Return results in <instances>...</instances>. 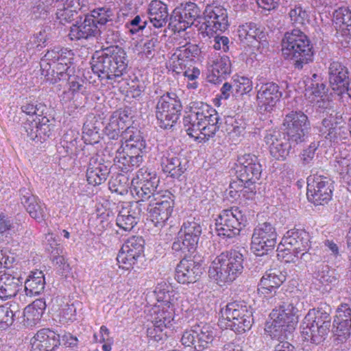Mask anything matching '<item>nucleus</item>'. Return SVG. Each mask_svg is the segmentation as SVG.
Here are the masks:
<instances>
[{"instance_id":"412c9836","label":"nucleus","mask_w":351,"mask_h":351,"mask_svg":"<svg viewBox=\"0 0 351 351\" xmlns=\"http://www.w3.org/2000/svg\"><path fill=\"white\" fill-rule=\"evenodd\" d=\"M265 141L269 147L271 156L278 160H285L289 154L291 144L286 134L279 131L267 133Z\"/></svg>"},{"instance_id":"72a5a7b5","label":"nucleus","mask_w":351,"mask_h":351,"mask_svg":"<svg viewBox=\"0 0 351 351\" xmlns=\"http://www.w3.org/2000/svg\"><path fill=\"white\" fill-rule=\"evenodd\" d=\"M333 27L337 37H348L350 35L351 10L348 8H340L333 12Z\"/></svg>"},{"instance_id":"37998d69","label":"nucleus","mask_w":351,"mask_h":351,"mask_svg":"<svg viewBox=\"0 0 351 351\" xmlns=\"http://www.w3.org/2000/svg\"><path fill=\"white\" fill-rule=\"evenodd\" d=\"M130 191L132 196L138 199L136 202L139 203L146 200L150 202L151 199H154L156 194H160L157 191L156 187L146 186L134 180H132Z\"/></svg>"},{"instance_id":"0eeeda50","label":"nucleus","mask_w":351,"mask_h":351,"mask_svg":"<svg viewBox=\"0 0 351 351\" xmlns=\"http://www.w3.org/2000/svg\"><path fill=\"white\" fill-rule=\"evenodd\" d=\"M226 326L237 334L249 330L254 322L252 308L245 301H234L226 304L220 311Z\"/></svg>"},{"instance_id":"1a4fd4ad","label":"nucleus","mask_w":351,"mask_h":351,"mask_svg":"<svg viewBox=\"0 0 351 351\" xmlns=\"http://www.w3.org/2000/svg\"><path fill=\"white\" fill-rule=\"evenodd\" d=\"M247 223V217L239 208L223 210L216 219L215 231L223 238L231 239L240 234Z\"/></svg>"},{"instance_id":"c756f323","label":"nucleus","mask_w":351,"mask_h":351,"mask_svg":"<svg viewBox=\"0 0 351 351\" xmlns=\"http://www.w3.org/2000/svg\"><path fill=\"white\" fill-rule=\"evenodd\" d=\"M209 71L208 75L210 82L217 84L225 79L231 73V62L227 56H216L209 60Z\"/></svg>"},{"instance_id":"4be33fe9","label":"nucleus","mask_w":351,"mask_h":351,"mask_svg":"<svg viewBox=\"0 0 351 351\" xmlns=\"http://www.w3.org/2000/svg\"><path fill=\"white\" fill-rule=\"evenodd\" d=\"M329 83L338 95L345 93V87L350 82L348 69L342 62L333 60L328 66Z\"/></svg>"},{"instance_id":"aec40b11","label":"nucleus","mask_w":351,"mask_h":351,"mask_svg":"<svg viewBox=\"0 0 351 351\" xmlns=\"http://www.w3.org/2000/svg\"><path fill=\"white\" fill-rule=\"evenodd\" d=\"M183 257L176 267L175 278L182 284L195 282L203 271L201 261H195V257L189 259Z\"/></svg>"},{"instance_id":"9d476101","label":"nucleus","mask_w":351,"mask_h":351,"mask_svg":"<svg viewBox=\"0 0 351 351\" xmlns=\"http://www.w3.org/2000/svg\"><path fill=\"white\" fill-rule=\"evenodd\" d=\"M284 134L294 145L307 139L311 131V123L306 114L302 111H291L283 120Z\"/></svg>"},{"instance_id":"f03ea898","label":"nucleus","mask_w":351,"mask_h":351,"mask_svg":"<svg viewBox=\"0 0 351 351\" xmlns=\"http://www.w3.org/2000/svg\"><path fill=\"white\" fill-rule=\"evenodd\" d=\"M282 53L295 69L302 70L313 61L314 46L309 37L298 28L285 32L281 42Z\"/></svg>"},{"instance_id":"7c9ffc66","label":"nucleus","mask_w":351,"mask_h":351,"mask_svg":"<svg viewBox=\"0 0 351 351\" xmlns=\"http://www.w3.org/2000/svg\"><path fill=\"white\" fill-rule=\"evenodd\" d=\"M200 49L197 45L186 43L176 48L172 55L173 71L180 73V70H184L189 62L199 55Z\"/></svg>"},{"instance_id":"a211bd4d","label":"nucleus","mask_w":351,"mask_h":351,"mask_svg":"<svg viewBox=\"0 0 351 351\" xmlns=\"http://www.w3.org/2000/svg\"><path fill=\"white\" fill-rule=\"evenodd\" d=\"M280 245L285 247V252L292 250L295 254H301L300 258L304 260L309 255L307 254L310 248L309 235L306 232L299 230H289L282 238Z\"/></svg>"},{"instance_id":"a878e982","label":"nucleus","mask_w":351,"mask_h":351,"mask_svg":"<svg viewBox=\"0 0 351 351\" xmlns=\"http://www.w3.org/2000/svg\"><path fill=\"white\" fill-rule=\"evenodd\" d=\"M60 335L49 328L39 330L31 339L33 351H55L60 343Z\"/></svg>"},{"instance_id":"cd10ccee","label":"nucleus","mask_w":351,"mask_h":351,"mask_svg":"<svg viewBox=\"0 0 351 351\" xmlns=\"http://www.w3.org/2000/svg\"><path fill=\"white\" fill-rule=\"evenodd\" d=\"M187 161L182 156L166 152L160 158V166L163 172L173 178H180L186 170Z\"/></svg>"},{"instance_id":"3c124183","label":"nucleus","mask_w":351,"mask_h":351,"mask_svg":"<svg viewBox=\"0 0 351 351\" xmlns=\"http://www.w3.org/2000/svg\"><path fill=\"white\" fill-rule=\"evenodd\" d=\"M304 95L308 99L312 100L316 97L322 98L326 95L327 88L325 83L316 82L311 80H304Z\"/></svg>"},{"instance_id":"5fc2aeb1","label":"nucleus","mask_w":351,"mask_h":351,"mask_svg":"<svg viewBox=\"0 0 351 351\" xmlns=\"http://www.w3.org/2000/svg\"><path fill=\"white\" fill-rule=\"evenodd\" d=\"M291 22L295 26H304L310 22L309 14L301 5H295L289 12Z\"/></svg>"},{"instance_id":"603ef678","label":"nucleus","mask_w":351,"mask_h":351,"mask_svg":"<svg viewBox=\"0 0 351 351\" xmlns=\"http://www.w3.org/2000/svg\"><path fill=\"white\" fill-rule=\"evenodd\" d=\"M315 278L322 284L335 285L338 282V277L334 270L330 271L327 265L321 264L317 267Z\"/></svg>"},{"instance_id":"ea45409f","label":"nucleus","mask_w":351,"mask_h":351,"mask_svg":"<svg viewBox=\"0 0 351 351\" xmlns=\"http://www.w3.org/2000/svg\"><path fill=\"white\" fill-rule=\"evenodd\" d=\"M45 276L41 271H32L25 282V295L32 297L39 295L45 288Z\"/></svg>"},{"instance_id":"6ab92c4d","label":"nucleus","mask_w":351,"mask_h":351,"mask_svg":"<svg viewBox=\"0 0 351 351\" xmlns=\"http://www.w3.org/2000/svg\"><path fill=\"white\" fill-rule=\"evenodd\" d=\"M111 167V162L105 160L103 155L96 154L92 156L86 170L88 184L97 186L104 182L109 176Z\"/></svg>"},{"instance_id":"ddd939ff","label":"nucleus","mask_w":351,"mask_h":351,"mask_svg":"<svg viewBox=\"0 0 351 351\" xmlns=\"http://www.w3.org/2000/svg\"><path fill=\"white\" fill-rule=\"evenodd\" d=\"M263 167L258 157L245 154L239 156L236 163V176L241 183H256L261 177Z\"/></svg>"},{"instance_id":"e2e57ef3","label":"nucleus","mask_w":351,"mask_h":351,"mask_svg":"<svg viewBox=\"0 0 351 351\" xmlns=\"http://www.w3.org/2000/svg\"><path fill=\"white\" fill-rule=\"evenodd\" d=\"M189 112L195 114L199 117H205L209 113H214L215 109L210 107L209 105L204 104L202 101H192L189 104L188 107Z\"/></svg>"},{"instance_id":"774afa93","label":"nucleus","mask_w":351,"mask_h":351,"mask_svg":"<svg viewBox=\"0 0 351 351\" xmlns=\"http://www.w3.org/2000/svg\"><path fill=\"white\" fill-rule=\"evenodd\" d=\"M318 146L317 143L313 142L300 154V160L303 165H310L313 163Z\"/></svg>"},{"instance_id":"9b49d317","label":"nucleus","mask_w":351,"mask_h":351,"mask_svg":"<svg viewBox=\"0 0 351 351\" xmlns=\"http://www.w3.org/2000/svg\"><path fill=\"white\" fill-rule=\"evenodd\" d=\"M147 207L143 204V210L147 209L149 218L156 227H162L172 214L174 207L173 195L168 191L156 194Z\"/></svg>"},{"instance_id":"423d86ee","label":"nucleus","mask_w":351,"mask_h":351,"mask_svg":"<svg viewBox=\"0 0 351 351\" xmlns=\"http://www.w3.org/2000/svg\"><path fill=\"white\" fill-rule=\"evenodd\" d=\"M203 226L199 219L190 218L184 221L172 243L173 252L179 256L193 254L197 247Z\"/></svg>"},{"instance_id":"2f4dec72","label":"nucleus","mask_w":351,"mask_h":351,"mask_svg":"<svg viewBox=\"0 0 351 351\" xmlns=\"http://www.w3.org/2000/svg\"><path fill=\"white\" fill-rule=\"evenodd\" d=\"M125 145L121 148L126 150L127 154L134 156L143 160V154L145 152L146 142L139 131L133 132L128 128L124 133Z\"/></svg>"},{"instance_id":"6e6d98bb","label":"nucleus","mask_w":351,"mask_h":351,"mask_svg":"<svg viewBox=\"0 0 351 351\" xmlns=\"http://www.w3.org/2000/svg\"><path fill=\"white\" fill-rule=\"evenodd\" d=\"M98 34L107 43L113 44L119 40L120 33L118 27L114 25V23L99 27Z\"/></svg>"},{"instance_id":"a19ab883","label":"nucleus","mask_w":351,"mask_h":351,"mask_svg":"<svg viewBox=\"0 0 351 351\" xmlns=\"http://www.w3.org/2000/svg\"><path fill=\"white\" fill-rule=\"evenodd\" d=\"M21 282L19 278L4 274L0 277V298L7 300L16 296Z\"/></svg>"},{"instance_id":"20e7f679","label":"nucleus","mask_w":351,"mask_h":351,"mask_svg":"<svg viewBox=\"0 0 351 351\" xmlns=\"http://www.w3.org/2000/svg\"><path fill=\"white\" fill-rule=\"evenodd\" d=\"M74 53L65 48L49 50L40 62L41 74L50 84H56L73 73Z\"/></svg>"},{"instance_id":"b1692460","label":"nucleus","mask_w":351,"mask_h":351,"mask_svg":"<svg viewBox=\"0 0 351 351\" xmlns=\"http://www.w3.org/2000/svg\"><path fill=\"white\" fill-rule=\"evenodd\" d=\"M21 204L29 215L37 221L41 222L46 217V207L32 194L29 189L22 188L19 191Z\"/></svg>"},{"instance_id":"2eb2a0df","label":"nucleus","mask_w":351,"mask_h":351,"mask_svg":"<svg viewBox=\"0 0 351 351\" xmlns=\"http://www.w3.org/2000/svg\"><path fill=\"white\" fill-rule=\"evenodd\" d=\"M202 10L193 2H186L176 8L169 17V25L176 30H185L191 27L195 21L201 19Z\"/></svg>"},{"instance_id":"680f3d73","label":"nucleus","mask_w":351,"mask_h":351,"mask_svg":"<svg viewBox=\"0 0 351 351\" xmlns=\"http://www.w3.org/2000/svg\"><path fill=\"white\" fill-rule=\"evenodd\" d=\"M43 315L33 309L29 305L27 306L23 312L21 313L20 317H23V324L27 327L35 326L41 319Z\"/></svg>"},{"instance_id":"4468645a","label":"nucleus","mask_w":351,"mask_h":351,"mask_svg":"<svg viewBox=\"0 0 351 351\" xmlns=\"http://www.w3.org/2000/svg\"><path fill=\"white\" fill-rule=\"evenodd\" d=\"M332 180L322 176H310L307 178V198L316 205L327 204L332 198Z\"/></svg>"},{"instance_id":"e433bc0d","label":"nucleus","mask_w":351,"mask_h":351,"mask_svg":"<svg viewBox=\"0 0 351 351\" xmlns=\"http://www.w3.org/2000/svg\"><path fill=\"white\" fill-rule=\"evenodd\" d=\"M319 136L330 143H338L343 138L342 134H344L343 128L338 126L332 117L322 120V124L319 127Z\"/></svg>"},{"instance_id":"58836bf2","label":"nucleus","mask_w":351,"mask_h":351,"mask_svg":"<svg viewBox=\"0 0 351 351\" xmlns=\"http://www.w3.org/2000/svg\"><path fill=\"white\" fill-rule=\"evenodd\" d=\"M115 165L123 172L131 171L134 168L138 167L143 162V159L136 158L134 156L127 154L123 148H119L114 158Z\"/></svg>"},{"instance_id":"79ce46f5","label":"nucleus","mask_w":351,"mask_h":351,"mask_svg":"<svg viewBox=\"0 0 351 351\" xmlns=\"http://www.w3.org/2000/svg\"><path fill=\"white\" fill-rule=\"evenodd\" d=\"M21 312L16 304L5 303L0 306V328L5 329L11 326L16 318H19Z\"/></svg>"},{"instance_id":"4c0bfd02","label":"nucleus","mask_w":351,"mask_h":351,"mask_svg":"<svg viewBox=\"0 0 351 351\" xmlns=\"http://www.w3.org/2000/svg\"><path fill=\"white\" fill-rule=\"evenodd\" d=\"M221 117L216 110L214 113H209L206 117H202V123L200 126V136L204 141L213 138L219 130L221 123Z\"/></svg>"},{"instance_id":"a18cd8bd","label":"nucleus","mask_w":351,"mask_h":351,"mask_svg":"<svg viewBox=\"0 0 351 351\" xmlns=\"http://www.w3.org/2000/svg\"><path fill=\"white\" fill-rule=\"evenodd\" d=\"M89 16L94 19V22L99 27L113 23V22L117 23L116 10L109 7L96 8Z\"/></svg>"},{"instance_id":"39448f33","label":"nucleus","mask_w":351,"mask_h":351,"mask_svg":"<svg viewBox=\"0 0 351 351\" xmlns=\"http://www.w3.org/2000/svg\"><path fill=\"white\" fill-rule=\"evenodd\" d=\"M243 262V255L239 251L231 250L222 252L212 262L209 276L219 285L231 282L242 274Z\"/></svg>"},{"instance_id":"393cba45","label":"nucleus","mask_w":351,"mask_h":351,"mask_svg":"<svg viewBox=\"0 0 351 351\" xmlns=\"http://www.w3.org/2000/svg\"><path fill=\"white\" fill-rule=\"evenodd\" d=\"M206 27L212 30L224 31L228 26V12L222 6L208 5L204 12Z\"/></svg>"},{"instance_id":"f704fd0d","label":"nucleus","mask_w":351,"mask_h":351,"mask_svg":"<svg viewBox=\"0 0 351 351\" xmlns=\"http://www.w3.org/2000/svg\"><path fill=\"white\" fill-rule=\"evenodd\" d=\"M149 22L156 28L164 27L169 17L167 5L160 1H152L148 8Z\"/></svg>"},{"instance_id":"7ed1b4c3","label":"nucleus","mask_w":351,"mask_h":351,"mask_svg":"<svg viewBox=\"0 0 351 351\" xmlns=\"http://www.w3.org/2000/svg\"><path fill=\"white\" fill-rule=\"evenodd\" d=\"M332 309L326 302L310 309L301 324V335L304 341L318 345L328 336L331 326Z\"/></svg>"},{"instance_id":"09e8293b","label":"nucleus","mask_w":351,"mask_h":351,"mask_svg":"<svg viewBox=\"0 0 351 351\" xmlns=\"http://www.w3.org/2000/svg\"><path fill=\"white\" fill-rule=\"evenodd\" d=\"M195 329L199 336L197 341L201 343L202 350L209 348L215 337L214 328L209 324L202 323V324L195 325Z\"/></svg>"},{"instance_id":"69168bd1","label":"nucleus","mask_w":351,"mask_h":351,"mask_svg":"<svg viewBox=\"0 0 351 351\" xmlns=\"http://www.w3.org/2000/svg\"><path fill=\"white\" fill-rule=\"evenodd\" d=\"M69 136L70 134L69 133H66L63 136L60 142V146L58 148L59 153L62 154L63 152L62 149H64V152L66 155H71L73 154L77 149V137L72 138H70Z\"/></svg>"},{"instance_id":"6e6552de","label":"nucleus","mask_w":351,"mask_h":351,"mask_svg":"<svg viewBox=\"0 0 351 351\" xmlns=\"http://www.w3.org/2000/svg\"><path fill=\"white\" fill-rule=\"evenodd\" d=\"M182 111V102L176 93H166L158 97L154 112L158 127L163 130H172Z\"/></svg>"},{"instance_id":"c03bdc74","label":"nucleus","mask_w":351,"mask_h":351,"mask_svg":"<svg viewBox=\"0 0 351 351\" xmlns=\"http://www.w3.org/2000/svg\"><path fill=\"white\" fill-rule=\"evenodd\" d=\"M299 298L292 297L287 302L282 303L279 306V309L288 315V322L289 323V329H295L298 322L299 313Z\"/></svg>"},{"instance_id":"052dcab7","label":"nucleus","mask_w":351,"mask_h":351,"mask_svg":"<svg viewBox=\"0 0 351 351\" xmlns=\"http://www.w3.org/2000/svg\"><path fill=\"white\" fill-rule=\"evenodd\" d=\"M21 111L27 115L40 117L46 110V106L37 101L26 100L21 107Z\"/></svg>"},{"instance_id":"bf43d9fd","label":"nucleus","mask_w":351,"mask_h":351,"mask_svg":"<svg viewBox=\"0 0 351 351\" xmlns=\"http://www.w3.org/2000/svg\"><path fill=\"white\" fill-rule=\"evenodd\" d=\"M232 86L236 96L248 93L252 90V82L250 78L244 76H237L234 78Z\"/></svg>"},{"instance_id":"473e14b6","label":"nucleus","mask_w":351,"mask_h":351,"mask_svg":"<svg viewBox=\"0 0 351 351\" xmlns=\"http://www.w3.org/2000/svg\"><path fill=\"white\" fill-rule=\"evenodd\" d=\"M288 315L284 313L280 309H274L270 313L273 319L272 326L274 331L271 335L272 337H278L279 339H289L292 337L295 329H289V320Z\"/></svg>"},{"instance_id":"c85d7f7f","label":"nucleus","mask_w":351,"mask_h":351,"mask_svg":"<svg viewBox=\"0 0 351 351\" xmlns=\"http://www.w3.org/2000/svg\"><path fill=\"white\" fill-rule=\"evenodd\" d=\"M99 33V27L94 22V19L89 14H85L83 21L77 22L70 28L69 36L72 40L88 39L95 37Z\"/></svg>"},{"instance_id":"338daca9","label":"nucleus","mask_w":351,"mask_h":351,"mask_svg":"<svg viewBox=\"0 0 351 351\" xmlns=\"http://www.w3.org/2000/svg\"><path fill=\"white\" fill-rule=\"evenodd\" d=\"M55 255L52 256V261L56 267L58 272L62 276H66L70 270L69 265L66 263V259L61 254L62 252L56 250Z\"/></svg>"},{"instance_id":"de8ad7c7","label":"nucleus","mask_w":351,"mask_h":351,"mask_svg":"<svg viewBox=\"0 0 351 351\" xmlns=\"http://www.w3.org/2000/svg\"><path fill=\"white\" fill-rule=\"evenodd\" d=\"M132 180L146 186L158 187L160 183V178L156 172L148 167H142L137 172L136 177Z\"/></svg>"},{"instance_id":"f3484780","label":"nucleus","mask_w":351,"mask_h":351,"mask_svg":"<svg viewBox=\"0 0 351 351\" xmlns=\"http://www.w3.org/2000/svg\"><path fill=\"white\" fill-rule=\"evenodd\" d=\"M282 96L280 86L274 82L263 84L257 91V108L261 113L271 112Z\"/></svg>"},{"instance_id":"13d9d810","label":"nucleus","mask_w":351,"mask_h":351,"mask_svg":"<svg viewBox=\"0 0 351 351\" xmlns=\"http://www.w3.org/2000/svg\"><path fill=\"white\" fill-rule=\"evenodd\" d=\"M334 168L343 179L351 180V159L336 158Z\"/></svg>"},{"instance_id":"f8f14e48","label":"nucleus","mask_w":351,"mask_h":351,"mask_svg":"<svg viewBox=\"0 0 351 351\" xmlns=\"http://www.w3.org/2000/svg\"><path fill=\"white\" fill-rule=\"evenodd\" d=\"M277 237L276 227L272 223L265 221L258 223L252 236V250L258 256L272 251L276 245Z\"/></svg>"},{"instance_id":"0e129e2a","label":"nucleus","mask_w":351,"mask_h":351,"mask_svg":"<svg viewBox=\"0 0 351 351\" xmlns=\"http://www.w3.org/2000/svg\"><path fill=\"white\" fill-rule=\"evenodd\" d=\"M14 228L13 219L3 212H0V242L4 241L10 231Z\"/></svg>"},{"instance_id":"c9c22d12","label":"nucleus","mask_w":351,"mask_h":351,"mask_svg":"<svg viewBox=\"0 0 351 351\" xmlns=\"http://www.w3.org/2000/svg\"><path fill=\"white\" fill-rule=\"evenodd\" d=\"M238 36L241 41L247 45H253L254 41L261 43L266 40L265 32L256 23L252 22L240 25Z\"/></svg>"},{"instance_id":"4d7b16f0","label":"nucleus","mask_w":351,"mask_h":351,"mask_svg":"<svg viewBox=\"0 0 351 351\" xmlns=\"http://www.w3.org/2000/svg\"><path fill=\"white\" fill-rule=\"evenodd\" d=\"M199 341V336L195 329V326H193L190 330H186L181 338L182 345L185 346H191L196 351H202L200 342Z\"/></svg>"},{"instance_id":"dca6fc26","label":"nucleus","mask_w":351,"mask_h":351,"mask_svg":"<svg viewBox=\"0 0 351 351\" xmlns=\"http://www.w3.org/2000/svg\"><path fill=\"white\" fill-rule=\"evenodd\" d=\"M145 240L142 237L133 236L123 244L117 255V261L123 269H129L143 256Z\"/></svg>"},{"instance_id":"8fccbe9b","label":"nucleus","mask_w":351,"mask_h":351,"mask_svg":"<svg viewBox=\"0 0 351 351\" xmlns=\"http://www.w3.org/2000/svg\"><path fill=\"white\" fill-rule=\"evenodd\" d=\"M202 118L186 112L183 117V125L187 133L191 137L198 138L200 134V126L202 123Z\"/></svg>"},{"instance_id":"f257e3e1","label":"nucleus","mask_w":351,"mask_h":351,"mask_svg":"<svg viewBox=\"0 0 351 351\" xmlns=\"http://www.w3.org/2000/svg\"><path fill=\"white\" fill-rule=\"evenodd\" d=\"M128 60L123 48L110 45L96 51L92 57L91 68L101 80H109L110 84L119 83L127 73Z\"/></svg>"},{"instance_id":"49530a36","label":"nucleus","mask_w":351,"mask_h":351,"mask_svg":"<svg viewBox=\"0 0 351 351\" xmlns=\"http://www.w3.org/2000/svg\"><path fill=\"white\" fill-rule=\"evenodd\" d=\"M260 280L262 285L276 290L286 280V273L276 269H269Z\"/></svg>"},{"instance_id":"5701e85b","label":"nucleus","mask_w":351,"mask_h":351,"mask_svg":"<svg viewBox=\"0 0 351 351\" xmlns=\"http://www.w3.org/2000/svg\"><path fill=\"white\" fill-rule=\"evenodd\" d=\"M143 204L135 202L129 208H122L119 211L116 223L120 229L130 232L137 224L140 215L143 212Z\"/></svg>"},{"instance_id":"bb28decb","label":"nucleus","mask_w":351,"mask_h":351,"mask_svg":"<svg viewBox=\"0 0 351 351\" xmlns=\"http://www.w3.org/2000/svg\"><path fill=\"white\" fill-rule=\"evenodd\" d=\"M336 313L333 321L335 333L338 337L347 339L351 333L350 305L346 302L341 303L336 310Z\"/></svg>"},{"instance_id":"864d4df0","label":"nucleus","mask_w":351,"mask_h":351,"mask_svg":"<svg viewBox=\"0 0 351 351\" xmlns=\"http://www.w3.org/2000/svg\"><path fill=\"white\" fill-rule=\"evenodd\" d=\"M56 0H33L31 12L35 18H44L49 12Z\"/></svg>"}]
</instances>
